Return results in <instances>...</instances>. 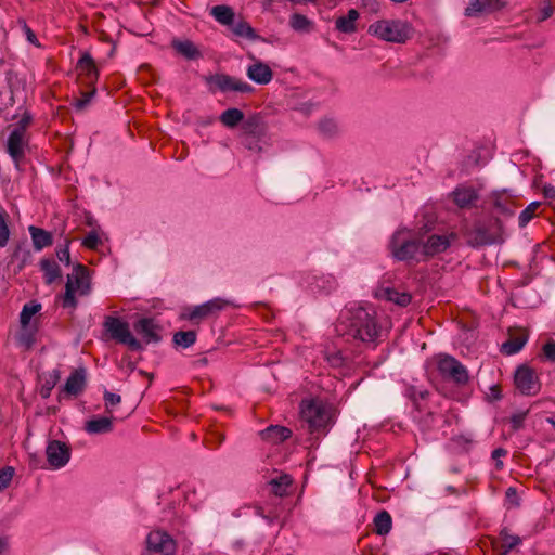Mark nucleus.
<instances>
[{"label": "nucleus", "instance_id": "obj_52", "mask_svg": "<svg viewBox=\"0 0 555 555\" xmlns=\"http://www.w3.org/2000/svg\"><path fill=\"white\" fill-rule=\"evenodd\" d=\"M93 94H94V91L82 93L81 98L76 101V104H75L76 108L83 109L90 103Z\"/></svg>", "mask_w": 555, "mask_h": 555}, {"label": "nucleus", "instance_id": "obj_32", "mask_svg": "<svg viewBox=\"0 0 555 555\" xmlns=\"http://www.w3.org/2000/svg\"><path fill=\"white\" fill-rule=\"evenodd\" d=\"M244 119V114L238 108H228L220 115V121L228 128L236 127Z\"/></svg>", "mask_w": 555, "mask_h": 555}, {"label": "nucleus", "instance_id": "obj_61", "mask_svg": "<svg viewBox=\"0 0 555 555\" xmlns=\"http://www.w3.org/2000/svg\"><path fill=\"white\" fill-rule=\"evenodd\" d=\"M372 1H373V5H374V8H375V7H378V3H377L375 0H372Z\"/></svg>", "mask_w": 555, "mask_h": 555}, {"label": "nucleus", "instance_id": "obj_21", "mask_svg": "<svg viewBox=\"0 0 555 555\" xmlns=\"http://www.w3.org/2000/svg\"><path fill=\"white\" fill-rule=\"evenodd\" d=\"M292 435V430L285 426L280 425H270L262 431H260V436L263 440L271 443H280L285 441Z\"/></svg>", "mask_w": 555, "mask_h": 555}, {"label": "nucleus", "instance_id": "obj_40", "mask_svg": "<svg viewBox=\"0 0 555 555\" xmlns=\"http://www.w3.org/2000/svg\"><path fill=\"white\" fill-rule=\"evenodd\" d=\"M211 81L223 92L233 91L235 78L229 75H216Z\"/></svg>", "mask_w": 555, "mask_h": 555}, {"label": "nucleus", "instance_id": "obj_49", "mask_svg": "<svg viewBox=\"0 0 555 555\" xmlns=\"http://www.w3.org/2000/svg\"><path fill=\"white\" fill-rule=\"evenodd\" d=\"M233 91L241 92V93H251L254 91V87H251L246 81L235 78Z\"/></svg>", "mask_w": 555, "mask_h": 555}, {"label": "nucleus", "instance_id": "obj_7", "mask_svg": "<svg viewBox=\"0 0 555 555\" xmlns=\"http://www.w3.org/2000/svg\"><path fill=\"white\" fill-rule=\"evenodd\" d=\"M227 304L221 298H214L202 305L184 309L181 313V319L188 320L193 324H199L203 320L218 314L225 308Z\"/></svg>", "mask_w": 555, "mask_h": 555}, {"label": "nucleus", "instance_id": "obj_1", "mask_svg": "<svg viewBox=\"0 0 555 555\" xmlns=\"http://www.w3.org/2000/svg\"><path fill=\"white\" fill-rule=\"evenodd\" d=\"M336 332L366 345L376 346L384 336L383 326L375 312L358 307L344 311L336 324Z\"/></svg>", "mask_w": 555, "mask_h": 555}, {"label": "nucleus", "instance_id": "obj_30", "mask_svg": "<svg viewBox=\"0 0 555 555\" xmlns=\"http://www.w3.org/2000/svg\"><path fill=\"white\" fill-rule=\"evenodd\" d=\"M375 532L379 535H386L392 527V519L387 511H382L374 517Z\"/></svg>", "mask_w": 555, "mask_h": 555}, {"label": "nucleus", "instance_id": "obj_12", "mask_svg": "<svg viewBox=\"0 0 555 555\" xmlns=\"http://www.w3.org/2000/svg\"><path fill=\"white\" fill-rule=\"evenodd\" d=\"M46 455L49 465L53 469H60L69 462L70 449L65 442L51 440L46 448Z\"/></svg>", "mask_w": 555, "mask_h": 555}, {"label": "nucleus", "instance_id": "obj_9", "mask_svg": "<svg viewBox=\"0 0 555 555\" xmlns=\"http://www.w3.org/2000/svg\"><path fill=\"white\" fill-rule=\"evenodd\" d=\"M29 142L30 135L23 134L18 131L12 130L8 137L5 151L13 160L16 169H20L22 162L29 151Z\"/></svg>", "mask_w": 555, "mask_h": 555}, {"label": "nucleus", "instance_id": "obj_20", "mask_svg": "<svg viewBox=\"0 0 555 555\" xmlns=\"http://www.w3.org/2000/svg\"><path fill=\"white\" fill-rule=\"evenodd\" d=\"M470 242L473 245L481 246V245H490L495 243V235L490 232V230L481 223H477L469 232Z\"/></svg>", "mask_w": 555, "mask_h": 555}, {"label": "nucleus", "instance_id": "obj_15", "mask_svg": "<svg viewBox=\"0 0 555 555\" xmlns=\"http://www.w3.org/2000/svg\"><path fill=\"white\" fill-rule=\"evenodd\" d=\"M135 332L142 336L146 344L158 343L160 335L158 334L159 326L151 318H142L134 324Z\"/></svg>", "mask_w": 555, "mask_h": 555}, {"label": "nucleus", "instance_id": "obj_57", "mask_svg": "<svg viewBox=\"0 0 555 555\" xmlns=\"http://www.w3.org/2000/svg\"><path fill=\"white\" fill-rule=\"evenodd\" d=\"M9 551V541L7 537L0 535V555H5Z\"/></svg>", "mask_w": 555, "mask_h": 555}, {"label": "nucleus", "instance_id": "obj_5", "mask_svg": "<svg viewBox=\"0 0 555 555\" xmlns=\"http://www.w3.org/2000/svg\"><path fill=\"white\" fill-rule=\"evenodd\" d=\"M301 420L311 434L324 430L331 422L330 409L320 400H304L300 404Z\"/></svg>", "mask_w": 555, "mask_h": 555}, {"label": "nucleus", "instance_id": "obj_16", "mask_svg": "<svg viewBox=\"0 0 555 555\" xmlns=\"http://www.w3.org/2000/svg\"><path fill=\"white\" fill-rule=\"evenodd\" d=\"M246 75L258 85H268L273 78V72L270 66L261 61H255L249 65Z\"/></svg>", "mask_w": 555, "mask_h": 555}, {"label": "nucleus", "instance_id": "obj_3", "mask_svg": "<svg viewBox=\"0 0 555 555\" xmlns=\"http://www.w3.org/2000/svg\"><path fill=\"white\" fill-rule=\"evenodd\" d=\"M91 284L88 269L82 264H76L72 274L67 275L65 293L62 296L63 308L75 309L77 307L76 295L85 296L90 293Z\"/></svg>", "mask_w": 555, "mask_h": 555}, {"label": "nucleus", "instance_id": "obj_51", "mask_svg": "<svg viewBox=\"0 0 555 555\" xmlns=\"http://www.w3.org/2000/svg\"><path fill=\"white\" fill-rule=\"evenodd\" d=\"M520 543V539L517 535H507L503 539L502 546L504 547L505 552L511 551L516 545Z\"/></svg>", "mask_w": 555, "mask_h": 555}, {"label": "nucleus", "instance_id": "obj_54", "mask_svg": "<svg viewBox=\"0 0 555 555\" xmlns=\"http://www.w3.org/2000/svg\"><path fill=\"white\" fill-rule=\"evenodd\" d=\"M18 340L21 344H23L27 347H29L33 344V341H34L33 333L30 331H28V327H26V330H23V332L20 334Z\"/></svg>", "mask_w": 555, "mask_h": 555}, {"label": "nucleus", "instance_id": "obj_13", "mask_svg": "<svg viewBox=\"0 0 555 555\" xmlns=\"http://www.w3.org/2000/svg\"><path fill=\"white\" fill-rule=\"evenodd\" d=\"M457 238L455 233L449 234H433L422 243L423 258L433 257L446 251L451 243Z\"/></svg>", "mask_w": 555, "mask_h": 555}, {"label": "nucleus", "instance_id": "obj_46", "mask_svg": "<svg viewBox=\"0 0 555 555\" xmlns=\"http://www.w3.org/2000/svg\"><path fill=\"white\" fill-rule=\"evenodd\" d=\"M527 412H518L512 415L511 425L513 430H519L524 426V422L526 420Z\"/></svg>", "mask_w": 555, "mask_h": 555}, {"label": "nucleus", "instance_id": "obj_58", "mask_svg": "<svg viewBox=\"0 0 555 555\" xmlns=\"http://www.w3.org/2000/svg\"><path fill=\"white\" fill-rule=\"evenodd\" d=\"M543 194L547 199L555 198V188L553 185H545L543 189Z\"/></svg>", "mask_w": 555, "mask_h": 555}, {"label": "nucleus", "instance_id": "obj_23", "mask_svg": "<svg viewBox=\"0 0 555 555\" xmlns=\"http://www.w3.org/2000/svg\"><path fill=\"white\" fill-rule=\"evenodd\" d=\"M85 430L91 435L111 433L113 430V418L107 416L91 418L86 422Z\"/></svg>", "mask_w": 555, "mask_h": 555}, {"label": "nucleus", "instance_id": "obj_55", "mask_svg": "<svg viewBox=\"0 0 555 555\" xmlns=\"http://www.w3.org/2000/svg\"><path fill=\"white\" fill-rule=\"evenodd\" d=\"M507 454V451L503 448H496L492 451V459L496 461V468H502L503 462L501 461V457L505 456Z\"/></svg>", "mask_w": 555, "mask_h": 555}, {"label": "nucleus", "instance_id": "obj_4", "mask_svg": "<svg viewBox=\"0 0 555 555\" xmlns=\"http://www.w3.org/2000/svg\"><path fill=\"white\" fill-rule=\"evenodd\" d=\"M393 258L399 261H421L423 258L422 242L413 237L408 231H397L389 243Z\"/></svg>", "mask_w": 555, "mask_h": 555}, {"label": "nucleus", "instance_id": "obj_37", "mask_svg": "<svg viewBox=\"0 0 555 555\" xmlns=\"http://www.w3.org/2000/svg\"><path fill=\"white\" fill-rule=\"evenodd\" d=\"M494 207L504 215H513V203L505 194H496L494 195L493 201Z\"/></svg>", "mask_w": 555, "mask_h": 555}, {"label": "nucleus", "instance_id": "obj_18", "mask_svg": "<svg viewBox=\"0 0 555 555\" xmlns=\"http://www.w3.org/2000/svg\"><path fill=\"white\" fill-rule=\"evenodd\" d=\"M453 201L460 208H469L478 201V194L475 189L469 186H459L452 192Z\"/></svg>", "mask_w": 555, "mask_h": 555}, {"label": "nucleus", "instance_id": "obj_47", "mask_svg": "<svg viewBox=\"0 0 555 555\" xmlns=\"http://www.w3.org/2000/svg\"><path fill=\"white\" fill-rule=\"evenodd\" d=\"M68 243L69 242L66 240L65 246L64 247H60L56 250V256H57L59 260L61 262H64L67 266L70 263V255H69Z\"/></svg>", "mask_w": 555, "mask_h": 555}, {"label": "nucleus", "instance_id": "obj_42", "mask_svg": "<svg viewBox=\"0 0 555 555\" xmlns=\"http://www.w3.org/2000/svg\"><path fill=\"white\" fill-rule=\"evenodd\" d=\"M33 121V115L28 112H25L18 122L15 125L13 131H18L23 134H28L27 128L30 126Z\"/></svg>", "mask_w": 555, "mask_h": 555}, {"label": "nucleus", "instance_id": "obj_33", "mask_svg": "<svg viewBox=\"0 0 555 555\" xmlns=\"http://www.w3.org/2000/svg\"><path fill=\"white\" fill-rule=\"evenodd\" d=\"M271 491L278 496H284L287 494V490L292 485V478L289 475H281L278 478H273L269 482Z\"/></svg>", "mask_w": 555, "mask_h": 555}, {"label": "nucleus", "instance_id": "obj_14", "mask_svg": "<svg viewBox=\"0 0 555 555\" xmlns=\"http://www.w3.org/2000/svg\"><path fill=\"white\" fill-rule=\"evenodd\" d=\"M504 7L502 0H469L465 8L464 15L467 17H478L488 14Z\"/></svg>", "mask_w": 555, "mask_h": 555}, {"label": "nucleus", "instance_id": "obj_62", "mask_svg": "<svg viewBox=\"0 0 555 555\" xmlns=\"http://www.w3.org/2000/svg\"><path fill=\"white\" fill-rule=\"evenodd\" d=\"M147 67H149V65H147V64H143V65H141V68H142V69H143V68H147Z\"/></svg>", "mask_w": 555, "mask_h": 555}, {"label": "nucleus", "instance_id": "obj_56", "mask_svg": "<svg viewBox=\"0 0 555 555\" xmlns=\"http://www.w3.org/2000/svg\"><path fill=\"white\" fill-rule=\"evenodd\" d=\"M506 498L514 504L518 505V496H517V491L515 488L513 487H509L507 490H506Z\"/></svg>", "mask_w": 555, "mask_h": 555}, {"label": "nucleus", "instance_id": "obj_11", "mask_svg": "<svg viewBox=\"0 0 555 555\" xmlns=\"http://www.w3.org/2000/svg\"><path fill=\"white\" fill-rule=\"evenodd\" d=\"M515 385L526 396L537 395L540 384L534 371L527 365L519 366L515 372Z\"/></svg>", "mask_w": 555, "mask_h": 555}, {"label": "nucleus", "instance_id": "obj_44", "mask_svg": "<svg viewBox=\"0 0 555 555\" xmlns=\"http://www.w3.org/2000/svg\"><path fill=\"white\" fill-rule=\"evenodd\" d=\"M100 244L101 240L94 231L88 233L82 241V245L89 249H96Z\"/></svg>", "mask_w": 555, "mask_h": 555}, {"label": "nucleus", "instance_id": "obj_35", "mask_svg": "<svg viewBox=\"0 0 555 555\" xmlns=\"http://www.w3.org/2000/svg\"><path fill=\"white\" fill-rule=\"evenodd\" d=\"M526 341H527L526 335H519L516 337H512L502 345V351L508 356L515 354L522 349Z\"/></svg>", "mask_w": 555, "mask_h": 555}, {"label": "nucleus", "instance_id": "obj_50", "mask_svg": "<svg viewBox=\"0 0 555 555\" xmlns=\"http://www.w3.org/2000/svg\"><path fill=\"white\" fill-rule=\"evenodd\" d=\"M543 354L550 361H555V341L548 340L543 346Z\"/></svg>", "mask_w": 555, "mask_h": 555}, {"label": "nucleus", "instance_id": "obj_29", "mask_svg": "<svg viewBox=\"0 0 555 555\" xmlns=\"http://www.w3.org/2000/svg\"><path fill=\"white\" fill-rule=\"evenodd\" d=\"M40 268L43 272L44 281L47 284H52L56 279L61 276V269L54 260L42 259L40 261Z\"/></svg>", "mask_w": 555, "mask_h": 555}, {"label": "nucleus", "instance_id": "obj_26", "mask_svg": "<svg viewBox=\"0 0 555 555\" xmlns=\"http://www.w3.org/2000/svg\"><path fill=\"white\" fill-rule=\"evenodd\" d=\"M172 47L188 60H196L201 56L197 47L190 40H173Z\"/></svg>", "mask_w": 555, "mask_h": 555}, {"label": "nucleus", "instance_id": "obj_60", "mask_svg": "<svg viewBox=\"0 0 555 555\" xmlns=\"http://www.w3.org/2000/svg\"><path fill=\"white\" fill-rule=\"evenodd\" d=\"M547 421H548V422L554 426V428H555V421H554L553 418H548Z\"/></svg>", "mask_w": 555, "mask_h": 555}, {"label": "nucleus", "instance_id": "obj_34", "mask_svg": "<svg viewBox=\"0 0 555 555\" xmlns=\"http://www.w3.org/2000/svg\"><path fill=\"white\" fill-rule=\"evenodd\" d=\"M291 27L298 33H310L313 28V23L305 15L294 13L289 17Z\"/></svg>", "mask_w": 555, "mask_h": 555}, {"label": "nucleus", "instance_id": "obj_8", "mask_svg": "<svg viewBox=\"0 0 555 555\" xmlns=\"http://www.w3.org/2000/svg\"><path fill=\"white\" fill-rule=\"evenodd\" d=\"M437 367L443 377L451 379L456 384L464 385L469 379L466 367L452 356H439Z\"/></svg>", "mask_w": 555, "mask_h": 555}, {"label": "nucleus", "instance_id": "obj_45", "mask_svg": "<svg viewBox=\"0 0 555 555\" xmlns=\"http://www.w3.org/2000/svg\"><path fill=\"white\" fill-rule=\"evenodd\" d=\"M554 8L550 1H544L537 17L538 22H544L552 16Z\"/></svg>", "mask_w": 555, "mask_h": 555}, {"label": "nucleus", "instance_id": "obj_39", "mask_svg": "<svg viewBox=\"0 0 555 555\" xmlns=\"http://www.w3.org/2000/svg\"><path fill=\"white\" fill-rule=\"evenodd\" d=\"M338 124L331 118H325L319 122V131L326 138H333L338 133Z\"/></svg>", "mask_w": 555, "mask_h": 555}, {"label": "nucleus", "instance_id": "obj_59", "mask_svg": "<svg viewBox=\"0 0 555 555\" xmlns=\"http://www.w3.org/2000/svg\"><path fill=\"white\" fill-rule=\"evenodd\" d=\"M27 34H28V40L34 42L35 40V35L33 34V31L30 29L27 30Z\"/></svg>", "mask_w": 555, "mask_h": 555}, {"label": "nucleus", "instance_id": "obj_36", "mask_svg": "<svg viewBox=\"0 0 555 555\" xmlns=\"http://www.w3.org/2000/svg\"><path fill=\"white\" fill-rule=\"evenodd\" d=\"M196 341V333L194 331H180L173 335V343L183 348L191 347Z\"/></svg>", "mask_w": 555, "mask_h": 555}, {"label": "nucleus", "instance_id": "obj_28", "mask_svg": "<svg viewBox=\"0 0 555 555\" xmlns=\"http://www.w3.org/2000/svg\"><path fill=\"white\" fill-rule=\"evenodd\" d=\"M210 14L222 25L230 26L234 22V11L228 5H215L211 9Z\"/></svg>", "mask_w": 555, "mask_h": 555}, {"label": "nucleus", "instance_id": "obj_38", "mask_svg": "<svg viewBox=\"0 0 555 555\" xmlns=\"http://www.w3.org/2000/svg\"><path fill=\"white\" fill-rule=\"evenodd\" d=\"M232 31L240 37H244L250 40H254L257 38V35L254 30V28L244 21L237 22L232 26Z\"/></svg>", "mask_w": 555, "mask_h": 555}, {"label": "nucleus", "instance_id": "obj_24", "mask_svg": "<svg viewBox=\"0 0 555 555\" xmlns=\"http://www.w3.org/2000/svg\"><path fill=\"white\" fill-rule=\"evenodd\" d=\"M77 69L81 75H85L89 82L98 79V69L94 61L89 53H83L77 63Z\"/></svg>", "mask_w": 555, "mask_h": 555}, {"label": "nucleus", "instance_id": "obj_6", "mask_svg": "<svg viewBox=\"0 0 555 555\" xmlns=\"http://www.w3.org/2000/svg\"><path fill=\"white\" fill-rule=\"evenodd\" d=\"M104 328L109 333L111 337L120 344L127 345L131 350L139 351L142 349L141 343L133 337L127 322L116 317H106Z\"/></svg>", "mask_w": 555, "mask_h": 555}, {"label": "nucleus", "instance_id": "obj_10", "mask_svg": "<svg viewBox=\"0 0 555 555\" xmlns=\"http://www.w3.org/2000/svg\"><path fill=\"white\" fill-rule=\"evenodd\" d=\"M147 550L154 555H175L177 545L175 540L165 531L150 532L146 539Z\"/></svg>", "mask_w": 555, "mask_h": 555}, {"label": "nucleus", "instance_id": "obj_41", "mask_svg": "<svg viewBox=\"0 0 555 555\" xmlns=\"http://www.w3.org/2000/svg\"><path fill=\"white\" fill-rule=\"evenodd\" d=\"M540 207L539 202H533L529 204L519 215L518 222L519 227L524 228L526 227L531 219L535 216L537 209Z\"/></svg>", "mask_w": 555, "mask_h": 555}, {"label": "nucleus", "instance_id": "obj_43", "mask_svg": "<svg viewBox=\"0 0 555 555\" xmlns=\"http://www.w3.org/2000/svg\"><path fill=\"white\" fill-rule=\"evenodd\" d=\"M14 468L11 466H7L0 469V491L5 489L10 485L14 476Z\"/></svg>", "mask_w": 555, "mask_h": 555}, {"label": "nucleus", "instance_id": "obj_17", "mask_svg": "<svg viewBox=\"0 0 555 555\" xmlns=\"http://www.w3.org/2000/svg\"><path fill=\"white\" fill-rule=\"evenodd\" d=\"M376 297L395 302L400 307H406L411 302V295L406 292H399L392 287H379Z\"/></svg>", "mask_w": 555, "mask_h": 555}, {"label": "nucleus", "instance_id": "obj_27", "mask_svg": "<svg viewBox=\"0 0 555 555\" xmlns=\"http://www.w3.org/2000/svg\"><path fill=\"white\" fill-rule=\"evenodd\" d=\"M61 378V372L57 369H54L48 373H44L42 376L43 383L40 389V395L42 398H49L52 389L55 387L57 382Z\"/></svg>", "mask_w": 555, "mask_h": 555}, {"label": "nucleus", "instance_id": "obj_53", "mask_svg": "<svg viewBox=\"0 0 555 555\" xmlns=\"http://www.w3.org/2000/svg\"><path fill=\"white\" fill-rule=\"evenodd\" d=\"M326 359L328 363L335 367L341 366L344 364V358L340 352H334L332 354H328Z\"/></svg>", "mask_w": 555, "mask_h": 555}, {"label": "nucleus", "instance_id": "obj_31", "mask_svg": "<svg viewBox=\"0 0 555 555\" xmlns=\"http://www.w3.org/2000/svg\"><path fill=\"white\" fill-rule=\"evenodd\" d=\"M41 310V305L36 301L27 302L23 306L20 314V322L22 330H26L29 326L31 318Z\"/></svg>", "mask_w": 555, "mask_h": 555}, {"label": "nucleus", "instance_id": "obj_19", "mask_svg": "<svg viewBox=\"0 0 555 555\" xmlns=\"http://www.w3.org/2000/svg\"><path fill=\"white\" fill-rule=\"evenodd\" d=\"M86 387V370L77 369L67 378L64 391L69 396L79 395Z\"/></svg>", "mask_w": 555, "mask_h": 555}, {"label": "nucleus", "instance_id": "obj_22", "mask_svg": "<svg viewBox=\"0 0 555 555\" xmlns=\"http://www.w3.org/2000/svg\"><path fill=\"white\" fill-rule=\"evenodd\" d=\"M28 232L31 236L35 250H42L53 244L52 234L41 228L29 225Z\"/></svg>", "mask_w": 555, "mask_h": 555}, {"label": "nucleus", "instance_id": "obj_48", "mask_svg": "<svg viewBox=\"0 0 555 555\" xmlns=\"http://www.w3.org/2000/svg\"><path fill=\"white\" fill-rule=\"evenodd\" d=\"M104 401H105L106 409L108 410L109 406L119 404L121 401V397L117 393L105 391L104 392Z\"/></svg>", "mask_w": 555, "mask_h": 555}, {"label": "nucleus", "instance_id": "obj_2", "mask_svg": "<svg viewBox=\"0 0 555 555\" xmlns=\"http://www.w3.org/2000/svg\"><path fill=\"white\" fill-rule=\"evenodd\" d=\"M369 34L387 42L404 43L412 37L413 28L401 20H380L369 26Z\"/></svg>", "mask_w": 555, "mask_h": 555}, {"label": "nucleus", "instance_id": "obj_25", "mask_svg": "<svg viewBox=\"0 0 555 555\" xmlns=\"http://www.w3.org/2000/svg\"><path fill=\"white\" fill-rule=\"evenodd\" d=\"M359 18V13L356 9H350L346 16H340L336 20V28L345 34L354 33L356 21Z\"/></svg>", "mask_w": 555, "mask_h": 555}]
</instances>
